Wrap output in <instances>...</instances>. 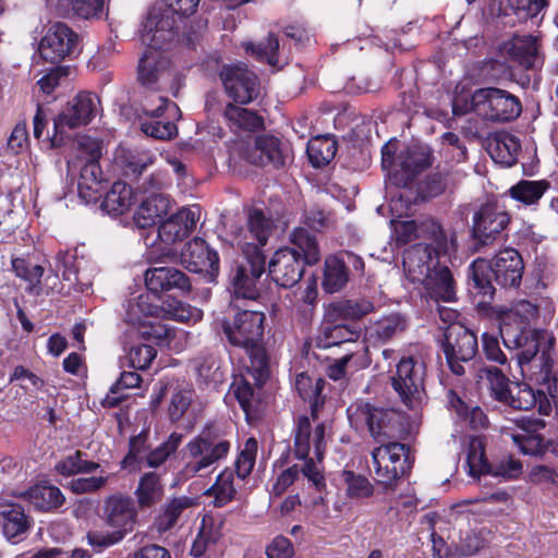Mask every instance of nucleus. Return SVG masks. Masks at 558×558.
I'll return each instance as SVG.
<instances>
[{"instance_id":"17","label":"nucleus","mask_w":558,"mask_h":558,"mask_svg":"<svg viewBox=\"0 0 558 558\" xmlns=\"http://www.w3.org/2000/svg\"><path fill=\"white\" fill-rule=\"evenodd\" d=\"M500 335L504 344L509 350H514V359L518 362L536 356L542 351H554L555 336L546 329H533L524 327L514 332L509 327H501Z\"/></svg>"},{"instance_id":"8","label":"nucleus","mask_w":558,"mask_h":558,"mask_svg":"<svg viewBox=\"0 0 558 558\" xmlns=\"http://www.w3.org/2000/svg\"><path fill=\"white\" fill-rule=\"evenodd\" d=\"M99 98L89 92H80L53 119V133L49 137L51 148H60L71 140L68 131L85 126L95 118Z\"/></svg>"},{"instance_id":"16","label":"nucleus","mask_w":558,"mask_h":558,"mask_svg":"<svg viewBox=\"0 0 558 558\" xmlns=\"http://www.w3.org/2000/svg\"><path fill=\"white\" fill-rule=\"evenodd\" d=\"M201 0H163L162 4L150 7L142 23L143 32L146 35L158 32L172 33L177 35L179 22L193 15Z\"/></svg>"},{"instance_id":"27","label":"nucleus","mask_w":558,"mask_h":558,"mask_svg":"<svg viewBox=\"0 0 558 558\" xmlns=\"http://www.w3.org/2000/svg\"><path fill=\"white\" fill-rule=\"evenodd\" d=\"M304 265L295 252L284 246L272 255L268 265L269 276L279 287L292 288L301 280Z\"/></svg>"},{"instance_id":"34","label":"nucleus","mask_w":558,"mask_h":558,"mask_svg":"<svg viewBox=\"0 0 558 558\" xmlns=\"http://www.w3.org/2000/svg\"><path fill=\"white\" fill-rule=\"evenodd\" d=\"M408 327V317L399 312H392L371 324L368 339L373 344H385L400 337Z\"/></svg>"},{"instance_id":"14","label":"nucleus","mask_w":558,"mask_h":558,"mask_svg":"<svg viewBox=\"0 0 558 558\" xmlns=\"http://www.w3.org/2000/svg\"><path fill=\"white\" fill-rule=\"evenodd\" d=\"M441 349L450 371L462 376L465 374L464 364L470 363L477 354V337L465 326L452 324L446 328Z\"/></svg>"},{"instance_id":"36","label":"nucleus","mask_w":558,"mask_h":558,"mask_svg":"<svg viewBox=\"0 0 558 558\" xmlns=\"http://www.w3.org/2000/svg\"><path fill=\"white\" fill-rule=\"evenodd\" d=\"M541 37H511L505 45L510 60L525 70L536 69L542 62L538 54V39Z\"/></svg>"},{"instance_id":"53","label":"nucleus","mask_w":558,"mask_h":558,"mask_svg":"<svg viewBox=\"0 0 558 558\" xmlns=\"http://www.w3.org/2000/svg\"><path fill=\"white\" fill-rule=\"evenodd\" d=\"M550 184L546 180H520L509 189V195L526 206L535 205L543 197Z\"/></svg>"},{"instance_id":"28","label":"nucleus","mask_w":558,"mask_h":558,"mask_svg":"<svg viewBox=\"0 0 558 558\" xmlns=\"http://www.w3.org/2000/svg\"><path fill=\"white\" fill-rule=\"evenodd\" d=\"M198 218L197 205L178 210L158 226L159 240L166 244L183 241L195 229Z\"/></svg>"},{"instance_id":"59","label":"nucleus","mask_w":558,"mask_h":558,"mask_svg":"<svg viewBox=\"0 0 558 558\" xmlns=\"http://www.w3.org/2000/svg\"><path fill=\"white\" fill-rule=\"evenodd\" d=\"M451 184L453 175L448 171H435L428 174L418 185L422 198H434L441 195Z\"/></svg>"},{"instance_id":"56","label":"nucleus","mask_w":558,"mask_h":558,"mask_svg":"<svg viewBox=\"0 0 558 558\" xmlns=\"http://www.w3.org/2000/svg\"><path fill=\"white\" fill-rule=\"evenodd\" d=\"M478 377L485 378L489 383L493 397L505 403L508 401L513 389L510 388V380L507 375L496 366H483L478 369Z\"/></svg>"},{"instance_id":"32","label":"nucleus","mask_w":558,"mask_h":558,"mask_svg":"<svg viewBox=\"0 0 558 558\" xmlns=\"http://www.w3.org/2000/svg\"><path fill=\"white\" fill-rule=\"evenodd\" d=\"M83 258L78 259L74 253L69 251H59L54 257L53 267L62 271V279L70 282V288L76 292L87 291L93 282L89 277L82 272Z\"/></svg>"},{"instance_id":"33","label":"nucleus","mask_w":558,"mask_h":558,"mask_svg":"<svg viewBox=\"0 0 558 558\" xmlns=\"http://www.w3.org/2000/svg\"><path fill=\"white\" fill-rule=\"evenodd\" d=\"M505 404L515 410L529 411L538 405L542 414H548L551 410L546 390L534 389L530 383L517 384Z\"/></svg>"},{"instance_id":"46","label":"nucleus","mask_w":558,"mask_h":558,"mask_svg":"<svg viewBox=\"0 0 558 558\" xmlns=\"http://www.w3.org/2000/svg\"><path fill=\"white\" fill-rule=\"evenodd\" d=\"M544 427L545 422L542 418L522 420L525 434L513 435V441L524 454H538L543 449L544 438L537 432Z\"/></svg>"},{"instance_id":"51","label":"nucleus","mask_w":558,"mask_h":558,"mask_svg":"<svg viewBox=\"0 0 558 558\" xmlns=\"http://www.w3.org/2000/svg\"><path fill=\"white\" fill-rule=\"evenodd\" d=\"M349 281V270L337 255H330L325 259L323 289L327 293H336L345 287Z\"/></svg>"},{"instance_id":"1","label":"nucleus","mask_w":558,"mask_h":558,"mask_svg":"<svg viewBox=\"0 0 558 558\" xmlns=\"http://www.w3.org/2000/svg\"><path fill=\"white\" fill-rule=\"evenodd\" d=\"M351 426L360 432L367 430L380 444L372 451L376 481L385 488H393L399 478L412 468L410 447L399 441H390L398 432V414L369 402L356 401L347 409Z\"/></svg>"},{"instance_id":"62","label":"nucleus","mask_w":558,"mask_h":558,"mask_svg":"<svg viewBox=\"0 0 558 558\" xmlns=\"http://www.w3.org/2000/svg\"><path fill=\"white\" fill-rule=\"evenodd\" d=\"M119 158L124 168L125 174L141 175L144 170L154 161L149 151L138 149L122 150Z\"/></svg>"},{"instance_id":"29","label":"nucleus","mask_w":558,"mask_h":558,"mask_svg":"<svg viewBox=\"0 0 558 558\" xmlns=\"http://www.w3.org/2000/svg\"><path fill=\"white\" fill-rule=\"evenodd\" d=\"M20 497L36 511L43 513L58 512L65 504V496L58 486L41 482L22 492Z\"/></svg>"},{"instance_id":"24","label":"nucleus","mask_w":558,"mask_h":558,"mask_svg":"<svg viewBox=\"0 0 558 558\" xmlns=\"http://www.w3.org/2000/svg\"><path fill=\"white\" fill-rule=\"evenodd\" d=\"M290 157V148L279 137L262 134L255 137L254 145L245 151V159L259 167L283 168Z\"/></svg>"},{"instance_id":"63","label":"nucleus","mask_w":558,"mask_h":558,"mask_svg":"<svg viewBox=\"0 0 558 558\" xmlns=\"http://www.w3.org/2000/svg\"><path fill=\"white\" fill-rule=\"evenodd\" d=\"M149 432L143 429L129 440V451L120 462L122 469H128L136 463H143L145 454L149 451Z\"/></svg>"},{"instance_id":"22","label":"nucleus","mask_w":558,"mask_h":558,"mask_svg":"<svg viewBox=\"0 0 558 558\" xmlns=\"http://www.w3.org/2000/svg\"><path fill=\"white\" fill-rule=\"evenodd\" d=\"M361 329L355 323H348L341 317H332L328 308L315 337V345L329 349L340 345H357Z\"/></svg>"},{"instance_id":"9","label":"nucleus","mask_w":558,"mask_h":558,"mask_svg":"<svg viewBox=\"0 0 558 558\" xmlns=\"http://www.w3.org/2000/svg\"><path fill=\"white\" fill-rule=\"evenodd\" d=\"M510 221V215L496 202L482 204L472 216L470 250L482 253L502 240Z\"/></svg>"},{"instance_id":"48","label":"nucleus","mask_w":558,"mask_h":558,"mask_svg":"<svg viewBox=\"0 0 558 558\" xmlns=\"http://www.w3.org/2000/svg\"><path fill=\"white\" fill-rule=\"evenodd\" d=\"M223 116L232 128L246 132H256L264 128V119L256 111L229 102Z\"/></svg>"},{"instance_id":"64","label":"nucleus","mask_w":558,"mask_h":558,"mask_svg":"<svg viewBox=\"0 0 558 558\" xmlns=\"http://www.w3.org/2000/svg\"><path fill=\"white\" fill-rule=\"evenodd\" d=\"M347 485V496L352 499L368 498L374 494V486L367 477L356 474L353 471L344 470L341 474Z\"/></svg>"},{"instance_id":"47","label":"nucleus","mask_w":558,"mask_h":558,"mask_svg":"<svg viewBox=\"0 0 558 558\" xmlns=\"http://www.w3.org/2000/svg\"><path fill=\"white\" fill-rule=\"evenodd\" d=\"M192 506V498L186 496L174 497L168 500L161 507L160 513L155 518L154 525L157 532L161 534L173 529L182 512Z\"/></svg>"},{"instance_id":"61","label":"nucleus","mask_w":558,"mask_h":558,"mask_svg":"<svg viewBox=\"0 0 558 558\" xmlns=\"http://www.w3.org/2000/svg\"><path fill=\"white\" fill-rule=\"evenodd\" d=\"M231 389L235 399L238 400L241 409L248 415L256 409L258 403V397L256 395L255 387L250 380L244 376L235 377Z\"/></svg>"},{"instance_id":"15","label":"nucleus","mask_w":558,"mask_h":558,"mask_svg":"<svg viewBox=\"0 0 558 558\" xmlns=\"http://www.w3.org/2000/svg\"><path fill=\"white\" fill-rule=\"evenodd\" d=\"M149 263L150 266L144 272V280L151 294L159 298L182 296L191 292V279L182 269L153 257L149 258Z\"/></svg>"},{"instance_id":"39","label":"nucleus","mask_w":558,"mask_h":558,"mask_svg":"<svg viewBox=\"0 0 558 558\" xmlns=\"http://www.w3.org/2000/svg\"><path fill=\"white\" fill-rule=\"evenodd\" d=\"M170 199L160 193L151 192L141 202L134 214V222L140 229H146L156 225L163 215H167Z\"/></svg>"},{"instance_id":"55","label":"nucleus","mask_w":558,"mask_h":558,"mask_svg":"<svg viewBox=\"0 0 558 558\" xmlns=\"http://www.w3.org/2000/svg\"><path fill=\"white\" fill-rule=\"evenodd\" d=\"M182 434L171 433L168 438L156 448L149 450L144 457V464L149 469H158L173 456L182 442Z\"/></svg>"},{"instance_id":"2","label":"nucleus","mask_w":558,"mask_h":558,"mask_svg":"<svg viewBox=\"0 0 558 558\" xmlns=\"http://www.w3.org/2000/svg\"><path fill=\"white\" fill-rule=\"evenodd\" d=\"M422 228L430 236L433 244L413 246L404 255L403 265L409 272L415 271V264L421 275L425 272L423 286L430 299L437 302H454L457 282L449 266L446 265V258L457 252L456 232L448 234L438 220H427Z\"/></svg>"},{"instance_id":"57","label":"nucleus","mask_w":558,"mask_h":558,"mask_svg":"<svg viewBox=\"0 0 558 558\" xmlns=\"http://www.w3.org/2000/svg\"><path fill=\"white\" fill-rule=\"evenodd\" d=\"M134 369L132 372L123 371L118 380L110 387L109 393L104 400V405L108 408H117L126 398L125 395L120 393L125 389L140 387L142 376Z\"/></svg>"},{"instance_id":"19","label":"nucleus","mask_w":558,"mask_h":558,"mask_svg":"<svg viewBox=\"0 0 558 558\" xmlns=\"http://www.w3.org/2000/svg\"><path fill=\"white\" fill-rule=\"evenodd\" d=\"M466 464L472 476L490 474L504 480H517L522 474V463L513 456H505L493 462L485 458L484 448L481 441L473 440L470 445Z\"/></svg>"},{"instance_id":"45","label":"nucleus","mask_w":558,"mask_h":558,"mask_svg":"<svg viewBox=\"0 0 558 558\" xmlns=\"http://www.w3.org/2000/svg\"><path fill=\"white\" fill-rule=\"evenodd\" d=\"M12 269L16 277L27 282L26 292L33 296L44 294L43 277L45 268L40 265H32L25 258H12Z\"/></svg>"},{"instance_id":"25","label":"nucleus","mask_w":558,"mask_h":558,"mask_svg":"<svg viewBox=\"0 0 558 558\" xmlns=\"http://www.w3.org/2000/svg\"><path fill=\"white\" fill-rule=\"evenodd\" d=\"M432 149L427 145L414 144L401 150L397 156L398 169H395L393 183L408 185L424 169L432 165Z\"/></svg>"},{"instance_id":"38","label":"nucleus","mask_w":558,"mask_h":558,"mask_svg":"<svg viewBox=\"0 0 558 558\" xmlns=\"http://www.w3.org/2000/svg\"><path fill=\"white\" fill-rule=\"evenodd\" d=\"M191 365L196 374V381L199 386L216 388L225 380L221 361L214 353H201L191 361Z\"/></svg>"},{"instance_id":"60","label":"nucleus","mask_w":558,"mask_h":558,"mask_svg":"<svg viewBox=\"0 0 558 558\" xmlns=\"http://www.w3.org/2000/svg\"><path fill=\"white\" fill-rule=\"evenodd\" d=\"M247 229L251 238L254 239L256 244H247L246 248L257 246L259 250L264 246L271 233V221L265 217L262 210L252 209L247 218Z\"/></svg>"},{"instance_id":"23","label":"nucleus","mask_w":558,"mask_h":558,"mask_svg":"<svg viewBox=\"0 0 558 558\" xmlns=\"http://www.w3.org/2000/svg\"><path fill=\"white\" fill-rule=\"evenodd\" d=\"M34 525V518L23 505L12 500L0 502V530L9 543L25 541Z\"/></svg>"},{"instance_id":"44","label":"nucleus","mask_w":558,"mask_h":558,"mask_svg":"<svg viewBox=\"0 0 558 558\" xmlns=\"http://www.w3.org/2000/svg\"><path fill=\"white\" fill-rule=\"evenodd\" d=\"M332 317H341L348 323H355L374 312L375 305L367 298L345 299L330 304Z\"/></svg>"},{"instance_id":"6","label":"nucleus","mask_w":558,"mask_h":558,"mask_svg":"<svg viewBox=\"0 0 558 558\" xmlns=\"http://www.w3.org/2000/svg\"><path fill=\"white\" fill-rule=\"evenodd\" d=\"M147 38L137 66L138 81L147 89L158 92L173 77L170 66L173 51H179L181 46L190 48L194 43L192 37Z\"/></svg>"},{"instance_id":"35","label":"nucleus","mask_w":558,"mask_h":558,"mask_svg":"<svg viewBox=\"0 0 558 558\" xmlns=\"http://www.w3.org/2000/svg\"><path fill=\"white\" fill-rule=\"evenodd\" d=\"M303 474L317 490H323L326 486L325 477L322 474L315 461L308 460L302 463L301 466L294 464L284 470L276 480L272 490L276 495H281L289 486H291L300 474Z\"/></svg>"},{"instance_id":"49","label":"nucleus","mask_w":558,"mask_h":558,"mask_svg":"<svg viewBox=\"0 0 558 558\" xmlns=\"http://www.w3.org/2000/svg\"><path fill=\"white\" fill-rule=\"evenodd\" d=\"M446 398L450 409L456 411L461 420L468 421L473 429L485 428L487 426L488 418L480 407L468 404L451 389L447 391Z\"/></svg>"},{"instance_id":"42","label":"nucleus","mask_w":558,"mask_h":558,"mask_svg":"<svg viewBox=\"0 0 558 558\" xmlns=\"http://www.w3.org/2000/svg\"><path fill=\"white\" fill-rule=\"evenodd\" d=\"M99 468V463L87 460L86 452L75 450L58 460L53 471L63 477H70L77 474H92Z\"/></svg>"},{"instance_id":"3","label":"nucleus","mask_w":558,"mask_h":558,"mask_svg":"<svg viewBox=\"0 0 558 558\" xmlns=\"http://www.w3.org/2000/svg\"><path fill=\"white\" fill-rule=\"evenodd\" d=\"M524 272L521 254L511 247L499 251L490 260L476 258L468 267L469 292L478 310H486L493 302L496 289L520 287Z\"/></svg>"},{"instance_id":"43","label":"nucleus","mask_w":558,"mask_h":558,"mask_svg":"<svg viewBox=\"0 0 558 558\" xmlns=\"http://www.w3.org/2000/svg\"><path fill=\"white\" fill-rule=\"evenodd\" d=\"M133 202L132 187L125 182H114L110 190L106 193L100 203V208L109 215H122L131 206Z\"/></svg>"},{"instance_id":"12","label":"nucleus","mask_w":558,"mask_h":558,"mask_svg":"<svg viewBox=\"0 0 558 558\" xmlns=\"http://www.w3.org/2000/svg\"><path fill=\"white\" fill-rule=\"evenodd\" d=\"M396 368V374L390 378L391 387L408 409L420 408L426 398L424 363L412 355H404Z\"/></svg>"},{"instance_id":"41","label":"nucleus","mask_w":558,"mask_h":558,"mask_svg":"<svg viewBox=\"0 0 558 558\" xmlns=\"http://www.w3.org/2000/svg\"><path fill=\"white\" fill-rule=\"evenodd\" d=\"M40 57L51 63L80 53V37H41L38 45Z\"/></svg>"},{"instance_id":"20","label":"nucleus","mask_w":558,"mask_h":558,"mask_svg":"<svg viewBox=\"0 0 558 558\" xmlns=\"http://www.w3.org/2000/svg\"><path fill=\"white\" fill-rule=\"evenodd\" d=\"M326 427L324 423L316 425L314 430L310 417L301 415L294 423V444L293 452L295 458L303 460V462L315 459L320 462L323 460L326 441H325Z\"/></svg>"},{"instance_id":"26","label":"nucleus","mask_w":558,"mask_h":558,"mask_svg":"<svg viewBox=\"0 0 558 558\" xmlns=\"http://www.w3.org/2000/svg\"><path fill=\"white\" fill-rule=\"evenodd\" d=\"M157 101L156 108L150 107L148 101L143 105L144 113L150 117L151 120L143 121L141 130L147 136L156 140H171L177 135L178 128L174 122L163 121L160 118L165 111H168L170 117L174 116L179 111V107L163 96H158Z\"/></svg>"},{"instance_id":"4","label":"nucleus","mask_w":558,"mask_h":558,"mask_svg":"<svg viewBox=\"0 0 558 558\" xmlns=\"http://www.w3.org/2000/svg\"><path fill=\"white\" fill-rule=\"evenodd\" d=\"M265 319V313L262 311L243 310L236 312L232 318L222 320V331L228 342L246 352V372L258 388L269 377L268 359L262 345Z\"/></svg>"},{"instance_id":"30","label":"nucleus","mask_w":558,"mask_h":558,"mask_svg":"<svg viewBox=\"0 0 558 558\" xmlns=\"http://www.w3.org/2000/svg\"><path fill=\"white\" fill-rule=\"evenodd\" d=\"M524 380L530 384L548 387L553 377V351H542L541 354L517 363Z\"/></svg>"},{"instance_id":"21","label":"nucleus","mask_w":558,"mask_h":558,"mask_svg":"<svg viewBox=\"0 0 558 558\" xmlns=\"http://www.w3.org/2000/svg\"><path fill=\"white\" fill-rule=\"evenodd\" d=\"M181 263L189 271L204 274L206 282H216L220 259L218 252L204 239L194 238L181 252Z\"/></svg>"},{"instance_id":"18","label":"nucleus","mask_w":558,"mask_h":558,"mask_svg":"<svg viewBox=\"0 0 558 558\" xmlns=\"http://www.w3.org/2000/svg\"><path fill=\"white\" fill-rule=\"evenodd\" d=\"M226 94L236 104L247 105L257 98L259 80L244 63L223 64L219 71Z\"/></svg>"},{"instance_id":"7","label":"nucleus","mask_w":558,"mask_h":558,"mask_svg":"<svg viewBox=\"0 0 558 558\" xmlns=\"http://www.w3.org/2000/svg\"><path fill=\"white\" fill-rule=\"evenodd\" d=\"M231 449L227 433L217 425H207L185 446L190 458L180 471L183 478H192L226 459Z\"/></svg>"},{"instance_id":"5","label":"nucleus","mask_w":558,"mask_h":558,"mask_svg":"<svg viewBox=\"0 0 558 558\" xmlns=\"http://www.w3.org/2000/svg\"><path fill=\"white\" fill-rule=\"evenodd\" d=\"M137 517V507L132 497L121 493L108 496L104 500L100 520L110 530H89L86 534L87 544L95 553H102L120 544L133 532Z\"/></svg>"},{"instance_id":"10","label":"nucleus","mask_w":558,"mask_h":558,"mask_svg":"<svg viewBox=\"0 0 558 558\" xmlns=\"http://www.w3.org/2000/svg\"><path fill=\"white\" fill-rule=\"evenodd\" d=\"M471 110L494 123L512 122L520 117L522 104L518 96L498 87H483L471 96Z\"/></svg>"},{"instance_id":"58","label":"nucleus","mask_w":558,"mask_h":558,"mask_svg":"<svg viewBox=\"0 0 558 558\" xmlns=\"http://www.w3.org/2000/svg\"><path fill=\"white\" fill-rule=\"evenodd\" d=\"M243 47L247 54H251L259 62H266L271 66H277L279 63L280 44L278 37H267L257 45L245 43Z\"/></svg>"},{"instance_id":"11","label":"nucleus","mask_w":558,"mask_h":558,"mask_svg":"<svg viewBox=\"0 0 558 558\" xmlns=\"http://www.w3.org/2000/svg\"><path fill=\"white\" fill-rule=\"evenodd\" d=\"M148 296L140 295L135 303L129 305L125 322L137 329V335L145 343L169 348L175 337V329L169 324L147 319L158 313V306L147 303Z\"/></svg>"},{"instance_id":"31","label":"nucleus","mask_w":558,"mask_h":558,"mask_svg":"<svg viewBox=\"0 0 558 558\" xmlns=\"http://www.w3.org/2000/svg\"><path fill=\"white\" fill-rule=\"evenodd\" d=\"M106 180L99 162H85L80 171L77 182L78 197L85 204L97 203L106 189Z\"/></svg>"},{"instance_id":"40","label":"nucleus","mask_w":558,"mask_h":558,"mask_svg":"<svg viewBox=\"0 0 558 558\" xmlns=\"http://www.w3.org/2000/svg\"><path fill=\"white\" fill-rule=\"evenodd\" d=\"M290 251L295 252L298 258L308 266L319 263L322 258L320 247L315 234L304 226L294 228L290 233Z\"/></svg>"},{"instance_id":"50","label":"nucleus","mask_w":558,"mask_h":558,"mask_svg":"<svg viewBox=\"0 0 558 558\" xmlns=\"http://www.w3.org/2000/svg\"><path fill=\"white\" fill-rule=\"evenodd\" d=\"M325 387V380L317 378L314 380L305 373H301L295 378V389L299 396L310 402L312 416L317 417V413L324 404V398L322 397L323 389Z\"/></svg>"},{"instance_id":"54","label":"nucleus","mask_w":558,"mask_h":558,"mask_svg":"<svg viewBox=\"0 0 558 558\" xmlns=\"http://www.w3.org/2000/svg\"><path fill=\"white\" fill-rule=\"evenodd\" d=\"M233 482L234 473L227 468L217 476L214 485L205 492L206 496L214 497L213 504L216 508H221L234 499L236 489Z\"/></svg>"},{"instance_id":"13","label":"nucleus","mask_w":558,"mask_h":558,"mask_svg":"<svg viewBox=\"0 0 558 558\" xmlns=\"http://www.w3.org/2000/svg\"><path fill=\"white\" fill-rule=\"evenodd\" d=\"M245 258L234 262L229 282L238 298L255 301L260 296L258 279L265 272V256L257 246L245 248Z\"/></svg>"},{"instance_id":"37","label":"nucleus","mask_w":558,"mask_h":558,"mask_svg":"<svg viewBox=\"0 0 558 558\" xmlns=\"http://www.w3.org/2000/svg\"><path fill=\"white\" fill-rule=\"evenodd\" d=\"M134 496L136 507L146 510L159 504L165 496V485L161 474L149 471L145 472L138 480Z\"/></svg>"},{"instance_id":"52","label":"nucleus","mask_w":558,"mask_h":558,"mask_svg":"<svg viewBox=\"0 0 558 558\" xmlns=\"http://www.w3.org/2000/svg\"><path fill=\"white\" fill-rule=\"evenodd\" d=\"M337 141L330 136H316L310 140L306 148L308 160L315 168L327 166L336 156Z\"/></svg>"}]
</instances>
